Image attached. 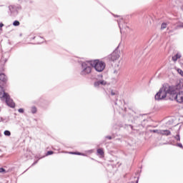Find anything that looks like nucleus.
Instances as JSON below:
<instances>
[{
    "label": "nucleus",
    "mask_w": 183,
    "mask_h": 183,
    "mask_svg": "<svg viewBox=\"0 0 183 183\" xmlns=\"http://www.w3.org/2000/svg\"><path fill=\"white\" fill-rule=\"evenodd\" d=\"M97 154H99V155H101V157H104V149H97Z\"/></svg>",
    "instance_id": "9b49d317"
},
{
    "label": "nucleus",
    "mask_w": 183,
    "mask_h": 183,
    "mask_svg": "<svg viewBox=\"0 0 183 183\" xmlns=\"http://www.w3.org/2000/svg\"><path fill=\"white\" fill-rule=\"evenodd\" d=\"M107 139H112V137L111 136H107L106 137Z\"/></svg>",
    "instance_id": "b1692460"
},
{
    "label": "nucleus",
    "mask_w": 183,
    "mask_h": 183,
    "mask_svg": "<svg viewBox=\"0 0 183 183\" xmlns=\"http://www.w3.org/2000/svg\"><path fill=\"white\" fill-rule=\"evenodd\" d=\"M175 139L177 141H181V138L179 137V134H177L175 137H174Z\"/></svg>",
    "instance_id": "6ab92c4d"
},
{
    "label": "nucleus",
    "mask_w": 183,
    "mask_h": 183,
    "mask_svg": "<svg viewBox=\"0 0 183 183\" xmlns=\"http://www.w3.org/2000/svg\"><path fill=\"white\" fill-rule=\"evenodd\" d=\"M2 26H4V24L0 23V28H2Z\"/></svg>",
    "instance_id": "393cba45"
},
{
    "label": "nucleus",
    "mask_w": 183,
    "mask_h": 183,
    "mask_svg": "<svg viewBox=\"0 0 183 183\" xmlns=\"http://www.w3.org/2000/svg\"><path fill=\"white\" fill-rule=\"evenodd\" d=\"M0 173H6V170H5V169L4 168H0Z\"/></svg>",
    "instance_id": "aec40b11"
},
{
    "label": "nucleus",
    "mask_w": 183,
    "mask_h": 183,
    "mask_svg": "<svg viewBox=\"0 0 183 183\" xmlns=\"http://www.w3.org/2000/svg\"><path fill=\"white\" fill-rule=\"evenodd\" d=\"M0 98L1 99H6V103L7 104L8 107H10V108H15V102H14V100L11 99V97L9 94L6 92H5V90H4V88L0 86Z\"/></svg>",
    "instance_id": "f03ea898"
},
{
    "label": "nucleus",
    "mask_w": 183,
    "mask_h": 183,
    "mask_svg": "<svg viewBox=\"0 0 183 183\" xmlns=\"http://www.w3.org/2000/svg\"><path fill=\"white\" fill-rule=\"evenodd\" d=\"M107 82L104 81H99L94 83V86H99V85H106Z\"/></svg>",
    "instance_id": "9d476101"
},
{
    "label": "nucleus",
    "mask_w": 183,
    "mask_h": 183,
    "mask_svg": "<svg viewBox=\"0 0 183 183\" xmlns=\"http://www.w3.org/2000/svg\"><path fill=\"white\" fill-rule=\"evenodd\" d=\"M19 112H20L21 114L24 113V109H19Z\"/></svg>",
    "instance_id": "4be33fe9"
},
{
    "label": "nucleus",
    "mask_w": 183,
    "mask_h": 183,
    "mask_svg": "<svg viewBox=\"0 0 183 183\" xmlns=\"http://www.w3.org/2000/svg\"><path fill=\"white\" fill-rule=\"evenodd\" d=\"M69 154H71V155H82V153H81V152H70Z\"/></svg>",
    "instance_id": "2eb2a0df"
},
{
    "label": "nucleus",
    "mask_w": 183,
    "mask_h": 183,
    "mask_svg": "<svg viewBox=\"0 0 183 183\" xmlns=\"http://www.w3.org/2000/svg\"><path fill=\"white\" fill-rule=\"evenodd\" d=\"M179 28H183V23H180L179 24Z\"/></svg>",
    "instance_id": "5701e85b"
},
{
    "label": "nucleus",
    "mask_w": 183,
    "mask_h": 183,
    "mask_svg": "<svg viewBox=\"0 0 183 183\" xmlns=\"http://www.w3.org/2000/svg\"><path fill=\"white\" fill-rule=\"evenodd\" d=\"M4 135H6V137H11V132L8 130L4 131Z\"/></svg>",
    "instance_id": "4468645a"
},
{
    "label": "nucleus",
    "mask_w": 183,
    "mask_h": 183,
    "mask_svg": "<svg viewBox=\"0 0 183 183\" xmlns=\"http://www.w3.org/2000/svg\"><path fill=\"white\" fill-rule=\"evenodd\" d=\"M120 54L121 52H119L118 50L114 51L110 55H109V61H112V62L118 61L121 56Z\"/></svg>",
    "instance_id": "39448f33"
},
{
    "label": "nucleus",
    "mask_w": 183,
    "mask_h": 183,
    "mask_svg": "<svg viewBox=\"0 0 183 183\" xmlns=\"http://www.w3.org/2000/svg\"><path fill=\"white\" fill-rule=\"evenodd\" d=\"M177 89H175V93L172 95V98L177 101V102H179V104L183 102V92H179L178 94H177ZM176 94V95H175Z\"/></svg>",
    "instance_id": "423d86ee"
},
{
    "label": "nucleus",
    "mask_w": 183,
    "mask_h": 183,
    "mask_svg": "<svg viewBox=\"0 0 183 183\" xmlns=\"http://www.w3.org/2000/svg\"><path fill=\"white\" fill-rule=\"evenodd\" d=\"M0 31H2V29H0Z\"/></svg>",
    "instance_id": "c85d7f7f"
},
{
    "label": "nucleus",
    "mask_w": 183,
    "mask_h": 183,
    "mask_svg": "<svg viewBox=\"0 0 183 183\" xmlns=\"http://www.w3.org/2000/svg\"><path fill=\"white\" fill-rule=\"evenodd\" d=\"M21 24V23H19V21H14L13 23L14 26H19V25Z\"/></svg>",
    "instance_id": "ddd939ff"
},
{
    "label": "nucleus",
    "mask_w": 183,
    "mask_h": 183,
    "mask_svg": "<svg viewBox=\"0 0 183 183\" xmlns=\"http://www.w3.org/2000/svg\"><path fill=\"white\" fill-rule=\"evenodd\" d=\"M167 23H163L161 26V29H167Z\"/></svg>",
    "instance_id": "f3484780"
},
{
    "label": "nucleus",
    "mask_w": 183,
    "mask_h": 183,
    "mask_svg": "<svg viewBox=\"0 0 183 183\" xmlns=\"http://www.w3.org/2000/svg\"><path fill=\"white\" fill-rule=\"evenodd\" d=\"M31 112L32 114H36V107H31Z\"/></svg>",
    "instance_id": "a211bd4d"
},
{
    "label": "nucleus",
    "mask_w": 183,
    "mask_h": 183,
    "mask_svg": "<svg viewBox=\"0 0 183 183\" xmlns=\"http://www.w3.org/2000/svg\"><path fill=\"white\" fill-rule=\"evenodd\" d=\"M0 81L4 84H6V82H8V78L6 77L5 74L4 73L0 74Z\"/></svg>",
    "instance_id": "0eeeda50"
},
{
    "label": "nucleus",
    "mask_w": 183,
    "mask_h": 183,
    "mask_svg": "<svg viewBox=\"0 0 183 183\" xmlns=\"http://www.w3.org/2000/svg\"><path fill=\"white\" fill-rule=\"evenodd\" d=\"M179 58H181V54H177L176 55H174L172 57V59L174 62H177V61H178V59H179Z\"/></svg>",
    "instance_id": "1a4fd4ad"
},
{
    "label": "nucleus",
    "mask_w": 183,
    "mask_h": 183,
    "mask_svg": "<svg viewBox=\"0 0 183 183\" xmlns=\"http://www.w3.org/2000/svg\"><path fill=\"white\" fill-rule=\"evenodd\" d=\"M177 86H171L169 84H164L162 88H161L159 92L157 93L154 98L157 101L160 99H164L167 98V94H169V95H174L175 94V89Z\"/></svg>",
    "instance_id": "f257e3e1"
},
{
    "label": "nucleus",
    "mask_w": 183,
    "mask_h": 183,
    "mask_svg": "<svg viewBox=\"0 0 183 183\" xmlns=\"http://www.w3.org/2000/svg\"><path fill=\"white\" fill-rule=\"evenodd\" d=\"M52 154H54V152H53V151H49V152H47V153H46V156H48V155H52Z\"/></svg>",
    "instance_id": "412c9836"
},
{
    "label": "nucleus",
    "mask_w": 183,
    "mask_h": 183,
    "mask_svg": "<svg viewBox=\"0 0 183 183\" xmlns=\"http://www.w3.org/2000/svg\"><path fill=\"white\" fill-rule=\"evenodd\" d=\"M112 95H115V94L113 92H112Z\"/></svg>",
    "instance_id": "a878e982"
},
{
    "label": "nucleus",
    "mask_w": 183,
    "mask_h": 183,
    "mask_svg": "<svg viewBox=\"0 0 183 183\" xmlns=\"http://www.w3.org/2000/svg\"><path fill=\"white\" fill-rule=\"evenodd\" d=\"M37 39H41V37H37Z\"/></svg>",
    "instance_id": "bb28decb"
},
{
    "label": "nucleus",
    "mask_w": 183,
    "mask_h": 183,
    "mask_svg": "<svg viewBox=\"0 0 183 183\" xmlns=\"http://www.w3.org/2000/svg\"><path fill=\"white\" fill-rule=\"evenodd\" d=\"M31 154H32V152L29 151L26 153L27 156L26 158H28L29 159L32 158V156H31Z\"/></svg>",
    "instance_id": "dca6fc26"
},
{
    "label": "nucleus",
    "mask_w": 183,
    "mask_h": 183,
    "mask_svg": "<svg viewBox=\"0 0 183 183\" xmlns=\"http://www.w3.org/2000/svg\"><path fill=\"white\" fill-rule=\"evenodd\" d=\"M81 66L83 70L81 71V75H88V74H91L92 71V61H86L82 63Z\"/></svg>",
    "instance_id": "20e7f679"
},
{
    "label": "nucleus",
    "mask_w": 183,
    "mask_h": 183,
    "mask_svg": "<svg viewBox=\"0 0 183 183\" xmlns=\"http://www.w3.org/2000/svg\"><path fill=\"white\" fill-rule=\"evenodd\" d=\"M41 42H43V41H38L39 44H41Z\"/></svg>",
    "instance_id": "cd10ccee"
},
{
    "label": "nucleus",
    "mask_w": 183,
    "mask_h": 183,
    "mask_svg": "<svg viewBox=\"0 0 183 183\" xmlns=\"http://www.w3.org/2000/svg\"><path fill=\"white\" fill-rule=\"evenodd\" d=\"M93 68L97 71V72H102L105 69L106 64L104 61L99 60L92 61Z\"/></svg>",
    "instance_id": "7ed1b4c3"
},
{
    "label": "nucleus",
    "mask_w": 183,
    "mask_h": 183,
    "mask_svg": "<svg viewBox=\"0 0 183 183\" xmlns=\"http://www.w3.org/2000/svg\"><path fill=\"white\" fill-rule=\"evenodd\" d=\"M160 135L168 137V135H171V132L169 130H160Z\"/></svg>",
    "instance_id": "6e6552de"
},
{
    "label": "nucleus",
    "mask_w": 183,
    "mask_h": 183,
    "mask_svg": "<svg viewBox=\"0 0 183 183\" xmlns=\"http://www.w3.org/2000/svg\"><path fill=\"white\" fill-rule=\"evenodd\" d=\"M150 132H153L154 134H158L159 135L161 134V130L158 129L150 130Z\"/></svg>",
    "instance_id": "f8f14e48"
}]
</instances>
